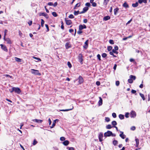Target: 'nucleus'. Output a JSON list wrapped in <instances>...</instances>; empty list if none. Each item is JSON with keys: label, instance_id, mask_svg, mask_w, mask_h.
<instances>
[{"label": "nucleus", "instance_id": "f257e3e1", "mask_svg": "<svg viewBox=\"0 0 150 150\" xmlns=\"http://www.w3.org/2000/svg\"><path fill=\"white\" fill-rule=\"evenodd\" d=\"M130 79H128V82L130 83H132L133 82V80H135L136 79L135 76L132 75H131L129 76Z\"/></svg>", "mask_w": 150, "mask_h": 150}, {"label": "nucleus", "instance_id": "f03ea898", "mask_svg": "<svg viewBox=\"0 0 150 150\" xmlns=\"http://www.w3.org/2000/svg\"><path fill=\"white\" fill-rule=\"evenodd\" d=\"M31 72L32 74L35 75H38L39 76L41 75V74L39 73L38 70L31 69Z\"/></svg>", "mask_w": 150, "mask_h": 150}, {"label": "nucleus", "instance_id": "7ed1b4c3", "mask_svg": "<svg viewBox=\"0 0 150 150\" xmlns=\"http://www.w3.org/2000/svg\"><path fill=\"white\" fill-rule=\"evenodd\" d=\"M111 134H112V132L110 131H108L104 134V136L105 137H109L111 136Z\"/></svg>", "mask_w": 150, "mask_h": 150}, {"label": "nucleus", "instance_id": "20e7f679", "mask_svg": "<svg viewBox=\"0 0 150 150\" xmlns=\"http://www.w3.org/2000/svg\"><path fill=\"white\" fill-rule=\"evenodd\" d=\"M13 90L15 92L19 94L21 92L20 89L18 88L13 87Z\"/></svg>", "mask_w": 150, "mask_h": 150}, {"label": "nucleus", "instance_id": "39448f33", "mask_svg": "<svg viewBox=\"0 0 150 150\" xmlns=\"http://www.w3.org/2000/svg\"><path fill=\"white\" fill-rule=\"evenodd\" d=\"M39 15L40 16H44L47 19L49 18L48 15L45 13H39Z\"/></svg>", "mask_w": 150, "mask_h": 150}, {"label": "nucleus", "instance_id": "423d86ee", "mask_svg": "<svg viewBox=\"0 0 150 150\" xmlns=\"http://www.w3.org/2000/svg\"><path fill=\"white\" fill-rule=\"evenodd\" d=\"M79 62L81 63V64H82L83 63L82 62L83 61V59H82V54H79Z\"/></svg>", "mask_w": 150, "mask_h": 150}, {"label": "nucleus", "instance_id": "0eeeda50", "mask_svg": "<svg viewBox=\"0 0 150 150\" xmlns=\"http://www.w3.org/2000/svg\"><path fill=\"white\" fill-rule=\"evenodd\" d=\"M1 48L4 50L6 52H7L8 50L6 46L2 44H1Z\"/></svg>", "mask_w": 150, "mask_h": 150}, {"label": "nucleus", "instance_id": "6e6552de", "mask_svg": "<svg viewBox=\"0 0 150 150\" xmlns=\"http://www.w3.org/2000/svg\"><path fill=\"white\" fill-rule=\"evenodd\" d=\"M103 134L102 133H100L99 136V139L100 142H102L103 141Z\"/></svg>", "mask_w": 150, "mask_h": 150}, {"label": "nucleus", "instance_id": "1a4fd4ad", "mask_svg": "<svg viewBox=\"0 0 150 150\" xmlns=\"http://www.w3.org/2000/svg\"><path fill=\"white\" fill-rule=\"evenodd\" d=\"M4 39V40L6 41L7 44H11L12 43L11 41L9 38H5V39Z\"/></svg>", "mask_w": 150, "mask_h": 150}, {"label": "nucleus", "instance_id": "9d476101", "mask_svg": "<svg viewBox=\"0 0 150 150\" xmlns=\"http://www.w3.org/2000/svg\"><path fill=\"white\" fill-rule=\"evenodd\" d=\"M86 28V26L85 25H80L79 27V30H81L83 28Z\"/></svg>", "mask_w": 150, "mask_h": 150}, {"label": "nucleus", "instance_id": "9b49d317", "mask_svg": "<svg viewBox=\"0 0 150 150\" xmlns=\"http://www.w3.org/2000/svg\"><path fill=\"white\" fill-rule=\"evenodd\" d=\"M136 115V113L134 111H132L131 113L130 117H134Z\"/></svg>", "mask_w": 150, "mask_h": 150}, {"label": "nucleus", "instance_id": "f8f14e48", "mask_svg": "<svg viewBox=\"0 0 150 150\" xmlns=\"http://www.w3.org/2000/svg\"><path fill=\"white\" fill-rule=\"evenodd\" d=\"M88 7H85L83 8V11L81 12L80 13H83L86 12L88 10Z\"/></svg>", "mask_w": 150, "mask_h": 150}, {"label": "nucleus", "instance_id": "ddd939ff", "mask_svg": "<svg viewBox=\"0 0 150 150\" xmlns=\"http://www.w3.org/2000/svg\"><path fill=\"white\" fill-rule=\"evenodd\" d=\"M65 47L67 49H68L69 48L71 47V45L70 44V42H67L65 44Z\"/></svg>", "mask_w": 150, "mask_h": 150}, {"label": "nucleus", "instance_id": "4468645a", "mask_svg": "<svg viewBox=\"0 0 150 150\" xmlns=\"http://www.w3.org/2000/svg\"><path fill=\"white\" fill-rule=\"evenodd\" d=\"M79 83L80 84L81 83H82L83 82V78L82 77L80 76H79Z\"/></svg>", "mask_w": 150, "mask_h": 150}, {"label": "nucleus", "instance_id": "2eb2a0df", "mask_svg": "<svg viewBox=\"0 0 150 150\" xmlns=\"http://www.w3.org/2000/svg\"><path fill=\"white\" fill-rule=\"evenodd\" d=\"M120 132L121 133V134H120V137H121L122 139H124L125 137L126 136L123 134V132Z\"/></svg>", "mask_w": 150, "mask_h": 150}, {"label": "nucleus", "instance_id": "dca6fc26", "mask_svg": "<svg viewBox=\"0 0 150 150\" xmlns=\"http://www.w3.org/2000/svg\"><path fill=\"white\" fill-rule=\"evenodd\" d=\"M65 19V21L66 22V24L67 25H70L71 24L72 22H71V20H66V18Z\"/></svg>", "mask_w": 150, "mask_h": 150}, {"label": "nucleus", "instance_id": "f3484780", "mask_svg": "<svg viewBox=\"0 0 150 150\" xmlns=\"http://www.w3.org/2000/svg\"><path fill=\"white\" fill-rule=\"evenodd\" d=\"M58 121V119H56L54 120L52 126L50 127L51 128H53L55 126L56 123V121Z\"/></svg>", "mask_w": 150, "mask_h": 150}, {"label": "nucleus", "instance_id": "a211bd4d", "mask_svg": "<svg viewBox=\"0 0 150 150\" xmlns=\"http://www.w3.org/2000/svg\"><path fill=\"white\" fill-rule=\"evenodd\" d=\"M88 40H87L85 42V45L83 46V47L85 49H87L88 47Z\"/></svg>", "mask_w": 150, "mask_h": 150}, {"label": "nucleus", "instance_id": "6ab92c4d", "mask_svg": "<svg viewBox=\"0 0 150 150\" xmlns=\"http://www.w3.org/2000/svg\"><path fill=\"white\" fill-rule=\"evenodd\" d=\"M110 17L109 16H107L103 18V20L105 21H106L110 19Z\"/></svg>", "mask_w": 150, "mask_h": 150}, {"label": "nucleus", "instance_id": "aec40b11", "mask_svg": "<svg viewBox=\"0 0 150 150\" xmlns=\"http://www.w3.org/2000/svg\"><path fill=\"white\" fill-rule=\"evenodd\" d=\"M33 122H36L41 123L42 122V120H40L34 119L33 120Z\"/></svg>", "mask_w": 150, "mask_h": 150}, {"label": "nucleus", "instance_id": "412c9836", "mask_svg": "<svg viewBox=\"0 0 150 150\" xmlns=\"http://www.w3.org/2000/svg\"><path fill=\"white\" fill-rule=\"evenodd\" d=\"M69 141L68 140L65 141L64 142H63L62 144L65 146H67L69 144Z\"/></svg>", "mask_w": 150, "mask_h": 150}, {"label": "nucleus", "instance_id": "4be33fe9", "mask_svg": "<svg viewBox=\"0 0 150 150\" xmlns=\"http://www.w3.org/2000/svg\"><path fill=\"white\" fill-rule=\"evenodd\" d=\"M99 99L100 100L98 102V105L99 106H100L102 105L103 100L102 98L100 97H99Z\"/></svg>", "mask_w": 150, "mask_h": 150}, {"label": "nucleus", "instance_id": "5701e85b", "mask_svg": "<svg viewBox=\"0 0 150 150\" xmlns=\"http://www.w3.org/2000/svg\"><path fill=\"white\" fill-rule=\"evenodd\" d=\"M138 2L140 4H141L142 2H144V3H146L147 2L146 0H139Z\"/></svg>", "mask_w": 150, "mask_h": 150}, {"label": "nucleus", "instance_id": "b1692460", "mask_svg": "<svg viewBox=\"0 0 150 150\" xmlns=\"http://www.w3.org/2000/svg\"><path fill=\"white\" fill-rule=\"evenodd\" d=\"M123 6L125 8H127L129 7V6L126 2H125L123 4Z\"/></svg>", "mask_w": 150, "mask_h": 150}, {"label": "nucleus", "instance_id": "393cba45", "mask_svg": "<svg viewBox=\"0 0 150 150\" xmlns=\"http://www.w3.org/2000/svg\"><path fill=\"white\" fill-rule=\"evenodd\" d=\"M135 141L136 143V147H138L139 144V140L138 139H136Z\"/></svg>", "mask_w": 150, "mask_h": 150}, {"label": "nucleus", "instance_id": "a878e982", "mask_svg": "<svg viewBox=\"0 0 150 150\" xmlns=\"http://www.w3.org/2000/svg\"><path fill=\"white\" fill-rule=\"evenodd\" d=\"M112 124L114 126L113 127H114V126H115L117 125V123L116 121H113L112 122Z\"/></svg>", "mask_w": 150, "mask_h": 150}, {"label": "nucleus", "instance_id": "bb28decb", "mask_svg": "<svg viewBox=\"0 0 150 150\" xmlns=\"http://www.w3.org/2000/svg\"><path fill=\"white\" fill-rule=\"evenodd\" d=\"M15 60L17 62H21V59L20 58H18L16 57H15Z\"/></svg>", "mask_w": 150, "mask_h": 150}, {"label": "nucleus", "instance_id": "cd10ccee", "mask_svg": "<svg viewBox=\"0 0 150 150\" xmlns=\"http://www.w3.org/2000/svg\"><path fill=\"white\" fill-rule=\"evenodd\" d=\"M118 10L119 8H117L114 9V14L115 15H116Z\"/></svg>", "mask_w": 150, "mask_h": 150}, {"label": "nucleus", "instance_id": "c85d7f7f", "mask_svg": "<svg viewBox=\"0 0 150 150\" xmlns=\"http://www.w3.org/2000/svg\"><path fill=\"white\" fill-rule=\"evenodd\" d=\"M119 118L121 120L123 119L124 118V115L122 114H120L119 115Z\"/></svg>", "mask_w": 150, "mask_h": 150}, {"label": "nucleus", "instance_id": "c756f323", "mask_svg": "<svg viewBox=\"0 0 150 150\" xmlns=\"http://www.w3.org/2000/svg\"><path fill=\"white\" fill-rule=\"evenodd\" d=\"M140 95L141 96V97L142 98L143 100H145V98L144 97V94L141 93H139Z\"/></svg>", "mask_w": 150, "mask_h": 150}, {"label": "nucleus", "instance_id": "7c9ffc66", "mask_svg": "<svg viewBox=\"0 0 150 150\" xmlns=\"http://www.w3.org/2000/svg\"><path fill=\"white\" fill-rule=\"evenodd\" d=\"M73 108V107L72 106V108L71 109H66V110H60L61 111H68L69 110H71Z\"/></svg>", "mask_w": 150, "mask_h": 150}, {"label": "nucleus", "instance_id": "2f4dec72", "mask_svg": "<svg viewBox=\"0 0 150 150\" xmlns=\"http://www.w3.org/2000/svg\"><path fill=\"white\" fill-rule=\"evenodd\" d=\"M112 127L110 125H107L106 127V128L107 129H108L111 128H112Z\"/></svg>", "mask_w": 150, "mask_h": 150}, {"label": "nucleus", "instance_id": "473e14b6", "mask_svg": "<svg viewBox=\"0 0 150 150\" xmlns=\"http://www.w3.org/2000/svg\"><path fill=\"white\" fill-rule=\"evenodd\" d=\"M138 3L137 2H136L135 4H132V6L133 7H136L138 6Z\"/></svg>", "mask_w": 150, "mask_h": 150}, {"label": "nucleus", "instance_id": "72a5a7b5", "mask_svg": "<svg viewBox=\"0 0 150 150\" xmlns=\"http://www.w3.org/2000/svg\"><path fill=\"white\" fill-rule=\"evenodd\" d=\"M33 58L37 60H38L36 61L37 62H38L39 61H41V59L39 58H38L35 57H33Z\"/></svg>", "mask_w": 150, "mask_h": 150}, {"label": "nucleus", "instance_id": "f704fd0d", "mask_svg": "<svg viewBox=\"0 0 150 150\" xmlns=\"http://www.w3.org/2000/svg\"><path fill=\"white\" fill-rule=\"evenodd\" d=\"M109 0H104L103 2V4L105 5H107Z\"/></svg>", "mask_w": 150, "mask_h": 150}, {"label": "nucleus", "instance_id": "c9c22d12", "mask_svg": "<svg viewBox=\"0 0 150 150\" xmlns=\"http://www.w3.org/2000/svg\"><path fill=\"white\" fill-rule=\"evenodd\" d=\"M117 143L118 142L117 140H115L113 141V144L115 146L116 145Z\"/></svg>", "mask_w": 150, "mask_h": 150}, {"label": "nucleus", "instance_id": "e433bc0d", "mask_svg": "<svg viewBox=\"0 0 150 150\" xmlns=\"http://www.w3.org/2000/svg\"><path fill=\"white\" fill-rule=\"evenodd\" d=\"M52 15L54 17H57L58 15L55 12H52Z\"/></svg>", "mask_w": 150, "mask_h": 150}, {"label": "nucleus", "instance_id": "4c0bfd02", "mask_svg": "<svg viewBox=\"0 0 150 150\" xmlns=\"http://www.w3.org/2000/svg\"><path fill=\"white\" fill-rule=\"evenodd\" d=\"M41 25L42 27H43L44 26V21L42 19H41Z\"/></svg>", "mask_w": 150, "mask_h": 150}, {"label": "nucleus", "instance_id": "58836bf2", "mask_svg": "<svg viewBox=\"0 0 150 150\" xmlns=\"http://www.w3.org/2000/svg\"><path fill=\"white\" fill-rule=\"evenodd\" d=\"M112 48V47L111 46H108V47L107 49L108 51H110Z\"/></svg>", "mask_w": 150, "mask_h": 150}, {"label": "nucleus", "instance_id": "ea45409f", "mask_svg": "<svg viewBox=\"0 0 150 150\" xmlns=\"http://www.w3.org/2000/svg\"><path fill=\"white\" fill-rule=\"evenodd\" d=\"M107 56V54L105 53H103L102 55V57L103 58Z\"/></svg>", "mask_w": 150, "mask_h": 150}, {"label": "nucleus", "instance_id": "a19ab883", "mask_svg": "<svg viewBox=\"0 0 150 150\" xmlns=\"http://www.w3.org/2000/svg\"><path fill=\"white\" fill-rule=\"evenodd\" d=\"M8 30H5L4 32V39H5V38H6V33H7Z\"/></svg>", "mask_w": 150, "mask_h": 150}, {"label": "nucleus", "instance_id": "79ce46f5", "mask_svg": "<svg viewBox=\"0 0 150 150\" xmlns=\"http://www.w3.org/2000/svg\"><path fill=\"white\" fill-rule=\"evenodd\" d=\"M67 65L69 68H71L72 67L71 65L70 62H67Z\"/></svg>", "mask_w": 150, "mask_h": 150}, {"label": "nucleus", "instance_id": "37998d69", "mask_svg": "<svg viewBox=\"0 0 150 150\" xmlns=\"http://www.w3.org/2000/svg\"><path fill=\"white\" fill-rule=\"evenodd\" d=\"M79 12V11H75L74 12V14L75 15H77Z\"/></svg>", "mask_w": 150, "mask_h": 150}, {"label": "nucleus", "instance_id": "c03bdc74", "mask_svg": "<svg viewBox=\"0 0 150 150\" xmlns=\"http://www.w3.org/2000/svg\"><path fill=\"white\" fill-rule=\"evenodd\" d=\"M105 120L107 122H109V121H110V118H109V117H106L105 118Z\"/></svg>", "mask_w": 150, "mask_h": 150}, {"label": "nucleus", "instance_id": "a18cd8bd", "mask_svg": "<svg viewBox=\"0 0 150 150\" xmlns=\"http://www.w3.org/2000/svg\"><path fill=\"white\" fill-rule=\"evenodd\" d=\"M109 43L111 44H113L114 43L113 40H110L109 41Z\"/></svg>", "mask_w": 150, "mask_h": 150}, {"label": "nucleus", "instance_id": "49530a36", "mask_svg": "<svg viewBox=\"0 0 150 150\" xmlns=\"http://www.w3.org/2000/svg\"><path fill=\"white\" fill-rule=\"evenodd\" d=\"M69 18H74V16L72 14H70L69 16Z\"/></svg>", "mask_w": 150, "mask_h": 150}, {"label": "nucleus", "instance_id": "de8ad7c7", "mask_svg": "<svg viewBox=\"0 0 150 150\" xmlns=\"http://www.w3.org/2000/svg\"><path fill=\"white\" fill-rule=\"evenodd\" d=\"M37 143V141L35 140L34 139L33 141V145H35Z\"/></svg>", "mask_w": 150, "mask_h": 150}, {"label": "nucleus", "instance_id": "09e8293b", "mask_svg": "<svg viewBox=\"0 0 150 150\" xmlns=\"http://www.w3.org/2000/svg\"><path fill=\"white\" fill-rule=\"evenodd\" d=\"M112 116L114 118H115L116 117V114L114 112H113L112 114Z\"/></svg>", "mask_w": 150, "mask_h": 150}, {"label": "nucleus", "instance_id": "8fccbe9b", "mask_svg": "<svg viewBox=\"0 0 150 150\" xmlns=\"http://www.w3.org/2000/svg\"><path fill=\"white\" fill-rule=\"evenodd\" d=\"M65 138L64 137H62L60 138V139L62 141H64L65 140Z\"/></svg>", "mask_w": 150, "mask_h": 150}, {"label": "nucleus", "instance_id": "3c124183", "mask_svg": "<svg viewBox=\"0 0 150 150\" xmlns=\"http://www.w3.org/2000/svg\"><path fill=\"white\" fill-rule=\"evenodd\" d=\"M92 4V6L94 7H96V6L97 4L95 2H93L91 3Z\"/></svg>", "mask_w": 150, "mask_h": 150}, {"label": "nucleus", "instance_id": "603ef678", "mask_svg": "<svg viewBox=\"0 0 150 150\" xmlns=\"http://www.w3.org/2000/svg\"><path fill=\"white\" fill-rule=\"evenodd\" d=\"M115 84H116V85L117 86H118L119 85L120 82L119 81H116Z\"/></svg>", "mask_w": 150, "mask_h": 150}, {"label": "nucleus", "instance_id": "864d4df0", "mask_svg": "<svg viewBox=\"0 0 150 150\" xmlns=\"http://www.w3.org/2000/svg\"><path fill=\"white\" fill-rule=\"evenodd\" d=\"M97 57L99 60H101L100 59V55L99 54H98L97 55Z\"/></svg>", "mask_w": 150, "mask_h": 150}, {"label": "nucleus", "instance_id": "5fc2aeb1", "mask_svg": "<svg viewBox=\"0 0 150 150\" xmlns=\"http://www.w3.org/2000/svg\"><path fill=\"white\" fill-rule=\"evenodd\" d=\"M129 113L128 112H127L125 114V116L126 117L128 118L129 117Z\"/></svg>", "mask_w": 150, "mask_h": 150}, {"label": "nucleus", "instance_id": "6e6d98bb", "mask_svg": "<svg viewBox=\"0 0 150 150\" xmlns=\"http://www.w3.org/2000/svg\"><path fill=\"white\" fill-rule=\"evenodd\" d=\"M32 23V21H30L28 22V23L29 25H31Z\"/></svg>", "mask_w": 150, "mask_h": 150}, {"label": "nucleus", "instance_id": "4d7b16f0", "mask_svg": "<svg viewBox=\"0 0 150 150\" xmlns=\"http://www.w3.org/2000/svg\"><path fill=\"white\" fill-rule=\"evenodd\" d=\"M47 4L49 6H52L53 5V3L51 2L48 3Z\"/></svg>", "mask_w": 150, "mask_h": 150}, {"label": "nucleus", "instance_id": "13d9d810", "mask_svg": "<svg viewBox=\"0 0 150 150\" xmlns=\"http://www.w3.org/2000/svg\"><path fill=\"white\" fill-rule=\"evenodd\" d=\"M85 5L88 7H89L90 6V4L89 3H87Z\"/></svg>", "mask_w": 150, "mask_h": 150}, {"label": "nucleus", "instance_id": "bf43d9fd", "mask_svg": "<svg viewBox=\"0 0 150 150\" xmlns=\"http://www.w3.org/2000/svg\"><path fill=\"white\" fill-rule=\"evenodd\" d=\"M135 129H136L135 127L134 126L132 127L131 128V129L132 130H135Z\"/></svg>", "mask_w": 150, "mask_h": 150}, {"label": "nucleus", "instance_id": "052dcab7", "mask_svg": "<svg viewBox=\"0 0 150 150\" xmlns=\"http://www.w3.org/2000/svg\"><path fill=\"white\" fill-rule=\"evenodd\" d=\"M96 84L97 86H99L100 85V83L99 81H97L96 82Z\"/></svg>", "mask_w": 150, "mask_h": 150}, {"label": "nucleus", "instance_id": "680f3d73", "mask_svg": "<svg viewBox=\"0 0 150 150\" xmlns=\"http://www.w3.org/2000/svg\"><path fill=\"white\" fill-rule=\"evenodd\" d=\"M131 92L133 93H135L136 92V91L134 90H132Z\"/></svg>", "mask_w": 150, "mask_h": 150}, {"label": "nucleus", "instance_id": "e2e57ef3", "mask_svg": "<svg viewBox=\"0 0 150 150\" xmlns=\"http://www.w3.org/2000/svg\"><path fill=\"white\" fill-rule=\"evenodd\" d=\"M67 148H69V150H74V148L73 147H67Z\"/></svg>", "mask_w": 150, "mask_h": 150}, {"label": "nucleus", "instance_id": "0e129e2a", "mask_svg": "<svg viewBox=\"0 0 150 150\" xmlns=\"http://www.w3.org/2000/svg\"><path fill=\"white\" fill-rule=\"evenodd\" d=\"M82 31H81V30H79L77 32V33L78 34H80L82 33Z\"/></svg>", "mask_w": 150, "mask_h": 150}, {"label": "nucleus", "instance_id": "69168bd1", "mask_svg": "<svg viewBox=\"0 0 150 150\" xmlns=\"http://www.w3.org/2000/svg\"><path fill=\"white\" fill-rule=\"evenodd\" d=\"M80 3H78L75 6H76V7H79L80 6Z\"/></svg>", "mask_w": 150, "mask_h": 150}, {"label": "nucleus", "instance_id": "338daca9", "mask_svg": "<svg viewBox=\"0 0 150 150\" xmlns=\"http://www.w3.org/2000/svg\"><path fill=\"white\" fill-rule=\"evenodd\" d=\"M118 49V48L117 46H116L114 47V50H117Z\"/></svg>", "mask_w": 150, "mask_h": 150}, {"label": "nucleus", "instance_id": "774afa93", "mask_svg": "<svg viewBox=\"0 0 150 150\" xmlns=\"http://www.w3.org/2000/svg\"><path fill=\"white\" fill-rule=\"evenodd\" d=\"M117 50H115L114 49H113L112 50V52H113V53H117V52L116 51Z\"/></svg>", "mask_w": 150, "mask_h": 150}]
</instances>
